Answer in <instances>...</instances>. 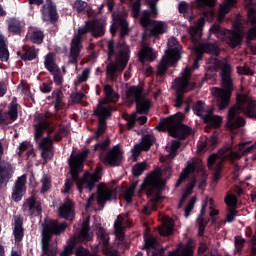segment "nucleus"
Wrapping results in <instances>:
<instances>
[{
	"label": "nucleus",
	"instance_id": "f257e3e1",
	"mask_svg": "<svg viewBox=\"0 0 256 256\" xmlns=\"http://www.w3.org/2000/svg\"><path fill=\"white\" fill-rule=\"evenodd\" d=\"M209 69H219L222 67V87L223 88H212L211 93L216 99V103L220 111L227 109L231 101V93H233V82L231 81V65L227 63H221L217 60V57H211L207 61Z\"/></svg>",
	"mask_w": 256,
	"mask_h": 256
},
{
	"label": "nucleus",
	"instance_id": "f03ea898",
	"mask_svg": "<svg viewBox=\"0 0 256 256\" xmlns=\"http://www.w3.org/2000/svg\"><path fill=\"white\" fill-rule=\"evenodd\" d=\"M162 177L163 170L156 169L147 176L142 184L141 191H146V195L149 198L148 204L142 210L144 215H151V211H156L159 203L163 201L161 190L165 185V181H163Z\"/></svg>",
	"mask_w": 256,
	"mask_h": 256
},
{
	"label": "nucleus",
	"instance_id": "7ed1b4c3",
	"mask_svg": "<svg viewBox=\"0 0 256 256\" xmlns=\"http://www.w3.org/2000/svg\"><path fill=\"white\" fill-rule=\"evenodd\" d=\"M126 99L128 103H136L137 111L131 115H126L124 118L127 121L128 129H133L135 122L139 125H145L147 123V116L141 115V113H147L151 108V102L149 99L143 97V89L139 86H132L126 92Z\"/></svg>",
	"mask_w": 256,
	"mask_h": 256
},
{
	"label": "nucleus",
	"instance_id": "20e7f679",
	"mask_svg": "<svg viewBox=\"0 0 256 256\" xmlns=\"http://www.w3.org/2000/svg\"><path fill=\"white\" fill-rule=\"evenodd\" d=\"M240 113H245L248 117L256 119V100H253L248 95H238L237 103L228 111V129H239L245 125V119L239 116Z\"/></svg>",
	"mask_w": 256,
	"mask_h": 256
},
{
	"label": "nucleus",
	"instance_id": "39448f33",
	"mask_svg": "<svg viewBox=\"0 0 256 256\" xmlns=\"http://www.w3.org/2000/svg\"><path fill=\"white\" fill-rule=\"evenodd\" d=\"M108 57L109 59L115 58V61H111L106 68V75L111 81H115L120 73H123L127 63H129V47L125 42H121L116 46L113 45V41L108 42Z\"/></svg>",
	"mask_w": 256,
	"mask_h": 256
},
{
	"label": "nucleus",
	"instance_id": "423d86ee",
	"mask_svg": "<svg viewBox=\"0 0 256 256\" xmlns=\"http://www.w3.org/2000/svg\"><path fill=\"white\" fill-rule=\"evenodd\" d=\"M255 149L254 145H249V142L240 143L238 146V151L233 152L231 148L222 149L218 154H212L208 158V167L211 169L213 165L216 163V169L214 172V181L217 182L220 179L221 170L223 169V163L225 161H237V159H241L242 155L246 153H251Z\"/></svg>",
	"mask_w": 256,
	"mask_h": 256
},
{
	"label": "nucleus",
	"instance_id": "0eeeda50",
	"mask_svg": "<svg viewBox=\"0 0 256 256\" xmlns=\"http://www.w3.org/2000/svg\"><path fill=\"white\" fill-rule=\"evenodd\" d=\"M203 27H205V18H200L193 26L189 28V35L193 43V51L196 53V59L192 69H199V61L203 59V53H212L219 55V46L216 44L200 43L201 35H203Z\"/></svg>",
	"mask_w": 256,
	"mask_h": 256
},
{
	"label": "nucleus",
	"instance_id": "6e6552de",
	"mask_svg": "<svg viewBox=\"0 0 256 256\" xmlns=\"http://www.w3.org/2000/svg\"><path fill=\"white\" fill-rule=\"evenodd\" d=\"M89 31L94 37H102V35H105V20L88 21L85 23L84 27L78 29V33L74 35L71 42V63H77V57H79V53H81V49H83V46L81 45V39L83 35H85V33H89Z\"/></svg>",
	"mask_w": 256,
	"mask_h": 256
},
{
	"label": "nucleus",
	"instance_id": "1a4fd4ad",
	"mask_svg": "<svg viewBox=\"0 0 256 256\" xmlns=\"http://www.w3.org/2000/svg\"><path fill=\"white\" fill-rule=\"evenodd\" d=\"M67 229L66 223H58L55 220H47L42 230V251L43 255L57 256V245L51 244L53 235H61Z\"/></svg>",
	"mask_w": 256,
	"mask_h": 256
},
{
	"label": "nucleus",
	"instance_id": "9d476101",
	"mask_svg": "<svg viewBox=\"0 0 256 256\" xmlns=\"http://www.w3.org/2000/svg\"><path fill=\"white\" fill-rule=\"evenodd\" d=\"M104 92L106 98L99 102L98 107L95 110V114L99 119L98 130L96 132V139H99V137H101V135L105 133V127H107L105 121L107 117L111 115V107L109 106V103H116V101L119 100V94L115 93L111 86H105Z\"/></svg>",
	"mask_w": 256,
	"mask_h": 256
},
{
	"label": "nucleus",
	"instance_id": "9b49d317",
	"mask_svg": "<svg viewBox=\"0 0 256 256\" xmlns=\"http://www.w3.org/2000/svg\"><path fill=\"white\" fill-rule=\"evenodd\" d=\"M185 115L179 112L170 118H166L156 127L158 131H168L169 135L178 139H185L191 133V128L183 125Z\"/></svg>",
	"mask_w": 256,
	"mask_h": 256
},
{
	"label": "nucleus",
	"instance_id": "f8f14e48",
	"mask_svg": "<svg viewBox=\"0 0 256 256\" xmlns=\"http://www.w3.org/2000/svg\"><path fill=\"white\" fill-rule=\"evenodd\" d=\"M209 31L211 35H215L221 41H226L233 48L241 45V41H243V30L239 24H235L233 31L225 30L220 25L214 24Z\"/></svg>",
	"mask_w": 256,
	"mask_h": 256
},
{
	"label": "nucleus",
	"instance_id": "ddd939ff",
	"mask_svg": "<svg viewBox=\"0 0 256 256\" xmlns=\"http://www.w3.org/2000/svg\"><path fill=\"white\" fill-rule=\"evenodd\" d=\"M145 247L148 249V256H161L159 251V242L154 237L145 239ZM193 241L189 240L187 244H180L176 250L170 252L168 256H193Z\"/></svg>",
	"mask_w": 256,
	"mask_h": 256
},
{
	"label": "nucleus",
	"instance_id": "4468645a",
	"mask_svg": "<svg viewBox=\"0 0 256 256\" xmlns=\"http://www.w3.org/2000/svg\"><path fill=\"white\" fill-rule=\"evenodd\" d=\"M179 59H181V45H179L177 38L172 37L168 39V50L158 65V75L163 77V74L167 71V67L175 65Z\"/></svg>",
	"mask_w": 256,
	"mask_h": 256
},
{
	"label": "nucleus",
	"instance_id": "2eb2a0df",
	"mask_svg": "<svg viewBox=\"0 0 256 256\" xmlns=\"http://www.w3.org/2000/svg\"><path fill=\"white\" fill-rule=\"evenodd\" d=\"M191 71H193V69L186 67L182 76L177 78L172 84V88L175 89L177 93L175 107H181V105H183V96H181V94L187 93L195 87V83L189 81L191 78Z\"/></svg>",
	"mask_w": 256,
	"mask_h": 256
},
{
	"label": "nucleus",
	"instance_id": "dca6fc26",
	"mask_svg": "<svg viewBox=\"0 0 256 256\" xmlns=\"http://www.w3.org/2000/svg\"><path fill=\"white\" fill-rule=\"evenodd\" d=\"M193 112L198 117H202L205 123H208L211 127H220L223 123L221 116L213 115V109L205 110V104L202 101H198L194 105Z\"/></svg>",
	"mask_w": 256,
	"mask_h": 256
},
{
	"label": "nucleus",
	"instance_id": "f3484780",
	"mask_svg": "<svg viewBox=\"0 0 256 256\" xmlns=\"http://www.w3.org/2000/svg\"><path fill=\"white\" fill-rule=\"evenodd\" d=\"M101 179V168H97L94 173L85 172L83 178L76 181L78 191H83V189H88L89 191L93 190L95 183Z\"/></svg>",
	"mask_w": 256,
	"mask_h": 256
},
{
	"label": "nucleus",
	"instance_id": "a211bd4d",
	"mask_svg": "<svg viewBox=\"0 0 256 256\" xmlns=\"http://www.w3.org/2000/svg\"><path fill=\"white\" fill-rule=\"evenodd\" d=\"M88 152L83 151L78 153L76 156L71 155L69 160L70 173L73 181H77V175L83 171V162L87 159Z\"/></svg>",
	"mask_w": 256,
	"mask_h": 256
},
{
	"label": "nucleus",
	"instance_id": "6ab92c4d",
	"mask_svg": "<svg viewBox=\"0 0 256 256\" xmlns=\"http://www.w3.org/2000/svg\"><path fill=\"white\" fill-rule=\"evenodd\" d=\"M3 157V144L0 142V159ZM13 177V167L9 162L0 161V187H5Z\"/></svg>",
	"mask_w": 256,
	"mask_h": 256
},
{
	"label": "nucleus",
	"instance_id": "aec40b11",
	"mask_svg": "<svg viewBox=\"0 0 256 256\" xmlns=\"http://www.w3.org/2000/svg\"><path fill=\"white\" fill-rule=\"evenodd\" d=\"M100 159L105 163V165H111L112 167H117L121 165V159H123V154L119 145L114 146L107 155H100Z\"/></svg>",
	"mask_w": 256,
	"mask_h": 256
},
{
	"label": "nucleus",
	"instance_id": "412c9836",
	"mask_svg": "<svg viewBox=\"0 0 256 256\" xmlns=\"http://www.w3.org/2000/svg\"><path fill=\"white\" fill-rule=\"evenodd\" d=\"M97 237L99 240V245L106 256H119L117 254V250L112 249L109 245V233H107V230L103 229L102 227L98 228Z\"/></svg>",
	"mask_w": 256,
	"mask_h": 256
},
{
	"label": "nucleus",
	"instance_id": "4be33fe9",
	"mask_svg": "<svg viewBox=\"0 0 256 256\" xmlns=\"http://www.w3.org/2000/svg\"><path fill=\"white\" fill-rule=\"evenodd\" d=\"M131 227L127 214L119 215L114 223L115 236L120 243L125 239V228Z\"/></svg>",
	"mask_w": 256,
	"mask_h": 256
},
{
	"label": "nucleus",
	"instance_id": "5701e85b",
	"mask_svg": "<svg viewBox=\"0 0 256 256\" xmlns=\"http://www.w3.org/2000/svg\"><path fill=\"white\" fill-rule=\"evenodd\" d=\"M44 65L46 69H48V71L54 76V82L56 85H61L63 83V76H61V73H59V68H57V65L55 64V54L49 53L45 57Z\"/></svg>",
	"mask_w": 256,
	"mask_h": 256
},
{
	"label": "nucleus",
	"instance_id": "b1692460",
	"mask_svg": "<svg viewBox=\"0 0 256 256\" xmlns=\"http://www.w3.org/2000/svg\"><path fill=\"white\" fill-rule=\"evenodd\" d=\"M27 183V175H22L17 178L14 187L12 189V199L16 203H19L21 199H23V195H25L27 188L25 187Z\"/></svg>",
	"mask_w": 256,
	"mask_h": 256
},
{
	"label": "nucleus",
	"instance_id": "393cba45",
	"mask_svg": "<svg viewBox=\"0 0 256 256\" xmlns=\"http://www.w3.org/2000/svg\"><path fill=\"white\" fill-rule=\"evenodd\" d=\"M57 19H59V16L57 15L55 3L47 0L42 9V20L46 23H55Z\"/></svg>",
	"mask_w": 256,
	"mask_h": 256
},
{
	"label": "nucleus",
	"instance_id": "a878e982",
	"mask_svg": "<svg viewBox=\"0 0 256 256\" xmlns=\"http://www.w3.org/2000/svg\"><path fill=\"white\" fill-rule=\"evenodd\" d=\"M157 1L158 0H146V4L148 5L149 11H143L140 23L142 27H147L148 25H151V17H157L158 11H157Z\"/></svg>",
	"mask_w": 256,
	"mask_h": 256
},
{
	"label": "nucleus",
	"instance_id": "bb28decb",
	"mask_svg": "<svg viewBox=\"0 0 256 256\" xmlns=\"http://www.w3.org/2000/svg\"><path fill=\"white\" fill-rule=\"evenodd\" d=\"M154 141H155V137L153 135L151 134L145 135L142 138L141 143L135 145L134 149H132V157L134 161H137V157H139V154L141 153V151H149Z\"/></svg>",
	"mask_w": 256,
	"mask_h": 256
},
{
	"label": "nucleus",
	"instance_id": "cd10ccee",
	"mask_svg": "<svg viewBox=\"0 0 256 256\" xmlns=\"http://www.w3.org/2000/svg\"><path fill=\"white\" fill-rule=\"evenodd\" d=\"M113 17V24L110 28V33L112 35H115V33H117V27H120V35L122 37H124V35H127L129 29H128V24H127V20H125L124 17H122L121 15H115L112 14Z\"/></svg>",
	"mask_w": 256,
	"mask_h": 256
},
{
	"label": "nucleus",
	"instance_id": "c85d7f7f",
	"mask_svg": "<svg viewBox=\"0 0 256 256\" xmlns=\"http://www.w3.org/2000/svg\"><path fill=\"white\" fill-rule=\"evenodd\" d=\"M48 118H49V115H43V114H38L35 117L36 123L34 124V129H35L36 141H39V138L43 136V130L49 127V121H47Z\"/></svg>",
	"mask_w": 256,
	"mask_h": 256
},
{
	"label": "nucleus",
	"instance_id": "c756f323",
	"mask_svg": "<svg viewBox=\"0 0 256 256\" xmlns=\"http://www.w3.org/2000/svg\"><path fill=\"white\" fill-rule=\"evenodd\" d=\"M58 213L62 219H68V221H73L75 217V209L73 201L70 199H67L58 210Z\"/></svg>",
	"mask_w": 256,
	"mask_h": 256
},
{
	"label": "nucleus",
	"instance_id": "7c9ffc66",
	"mask_svg": "<svg viewBox=\"0 0 256 256\" xmlns=\"http://www.w3.org/2000/svg\"><path fill=\"white\" fill-rule=\"evenodd\" d=\"M216 1L217 0H197L200 9L203 11L204 17H206L208 21H213V17H215L213 7H215Z\"/></svg>",
	"mask_w": 256,
	"mask_h": 256
},
{
	"label": "nucleus",
	"instance_id": "2f4dec72",
	"mask_svg": "<svg viewBox=\"0 0 256 256\" xmlns=\"http://www.w3.org/2000/svg\"><path fill=\"white\" fill-rule=\"evenodd\" d=\"M39 149H41L42 159L45 161L53 157V139L51 136H48L39 142Z\"/></svg>",
	"mask_w": 256,
	"mask_h": 256
},
{
	"label": "nucleus",
	"instance_id": "473e14b6",
	"mask_svg": "<svg viewBox=\"0 0 256 256\" xmlns=\"http://www.w3.org/2000/svg\"><path fill=\"white\" fill-rule=\"evenodd\" d=\"M17 117V102H12L10 104L8 113L0 112V125H5L6 123H9V119L10 121H16Z\"/></svg>",
	"mask_w": 256,
	"mask_h": 256
},
{
	"label": "nucleus",
	"instance_id": "72a5a7b5",
	"mask_svg": "<svg viewBox=\"0 0 256 256\" xmlns=\"http://www.w3.org/2000/svg\"><path fill=\"white\" fill-rule=\"evenodd\" d=\"M22 209L27 215H39L41 213V206L37 203L35 197L28 198L23 204Z\"/></svg>",
	"mask_w": 256,
	"mask_h": 256
},
{
	"label": "nucleus",
	"instance_id": "f704fd0d",
	"mask_svg": "<svg viewBox=\"0 0 256 256\" xmlns=\"http://www.w3.org/2000/svg\"><path fill=\"white\" fill-rule=\"evenodd\" d=\"M113 189L109 188L105 184H100L98 186V198L97 203L98 205H104L106 201H109L111 197H113Z\"/></svg>",
	"mask_w": 256,
	"mask_h": 256
},
{
	"label": "nucleus",
	"instance_id": "c9c22d12",
	"mask_svg": "<svg viewBox=\"0 0 256 256\" xmlns=\"http://www.w3.org/2000/svg\"><path fill=\"white\" fill-rule=\"evenodd\" d=\"M93 239V234L89 232V221H84L82 229L78 237L74 238V243H81V241H91Z\"/></svg>",
	"mask_w": 256,
	"mask_h": 256
},
{
	"label": "nucleus",
	"instance_id": "e433bc0d",
	"mask_svg": "<svg viewBox=\"0 0 256 256\" xmlns=\"http://www.w3.org/2000/svg\"><path fill=\"white\" fill-rule=\"evenodd\" d=\"M197 167V164L195 162H188L187 166L183 169L182 173L180 174V177L176 183V187H179V185L182 184L187 177H190V175H193L195 173V169Z\"/></svg>",
	"mask_w": 256,
	"mask_h": 256
},
{
	"label": "nucleus",
	"instance_id": "4c0bfd02",
	"mask_svg": "<svg viewBox=\"0 0 256 256\" xmlns=\"http://www.w3.org/2000/svg\"><path fill=\"white\" fill-rule=\"evenodd\" d=\"M139 59L141 63H145V61L151 62L157 59V52L151 47H143L139 53Z\"/></svg>",
	"mask_w": 256,
	"mask_h": 256
},
{
	"label": "nucleus",
	"instance_id": "58836bf2",
	"mask_svg": "<svg viewBox=\"0 0 256 256\" xmlns=\"http://www.w3.org/2000/svg\"><path fill=\"white\" fill-rule=\"evenodd\" d=\"M225 2L220 5L219 12H218V21L221 23L223 18L231 11V8L235 6L237 0H224Z\"/></svg>",
	"mask_w": 256,
	"mask_h": 256
},
{
	"label": "nucleus",
	"instance_id": "ea45409f",
	"mask_svg": "<svg viewBox=\"0 0 256 256\" xmlns=\"http://www.w3.org/2000/svg\"><path fill=\"white\" fill-rule=\"evenodd\" d=\"M248 20L250 21L252 28L248 31V39H256V11L255 8L248 10Z\"/></svg>",
	"mask_w": 256,
	"mask_h": 256
},
{
	"label": "nucleus",
	"instance_id": "a19ab883",
	"mask_svg": "<svg viewBox=\"0 0 256 256\" xmlns=\"http://www.w3.org/2000/svg\"><path fill=\"white\" fill-rule=\"evenodd\" d=\"M160 235L167 237L173 233V219L165 216L163 218V225L159 227Z\"/></svg>",
	"mask_w": 256,
	"mask_h": 256
},
{
	"label": "nucleus",
	"instance_id": "79ce46f5",
	"mask_svg": "<svg viewBox=\"0 0 256 256\" xmlns=\"http://www.w3.org/2000/svg\"><path fill=\"white\" fill-rule=\"evenodd\" d=\"M74 9L77 11V13H81L82 15H88V17H91V6L87 4V2L82 0H76L74 3Z\"/></svg>",
	"mask_w": 256,
	"mask_h": 256
},
{
	"label": "nucleus",
	"instance_id": "37998d69",
	"mask_svg": "<svg viewBox=\"0 0 256 256\" xmlns=\"http://www.w3.org/2000/svg\"><path fill=\"white\" fill-rule=\"evenodd\" d=\"M14 221V237L16 241H21L23 239V220L21 216H15Z\"/></svg>",
	"mask_w": 256,
	"mask_h": 256
},
{
	"label": "nucleus",
	"instance_id": "c03bdc74",
	"mask_svg": "<svg viewBox=\"0 0 256 256\" xmlns=\"http://www.w3.org/2000/svg\"><path fill=\"white\" fill-rule=\"evenodd\" d=\"M179 13H182L185 19L191 21L193 19V6L191 4H187L186 2H180L179 6Z\"/></svg>",
	"mask_w": 256,
	"mask_h": 256
},
{
	"label": "nucleus",
	"instance_id": "a18cd8bd",
	"mask_svg": "<svg viewBox=\"0 0 256 256\" xmlns=\"http://www.w3.org/2000/svg\"><path fill=\"white\" fill-rule=\"evenodd\" d=\"M207 207H209L210 209V217H212V219H215V216L219 213L216 209H215V204L213 202L212 198L207 197L205 203L202 205L201 208V215H205V209H207Z\"/></svg>",
	"mask_w": 256,
	"mask_h": 256
},
{
	"label": "nucleus",
	"instance_id": "49530a36",
	"mask_svg": "<svg viewBox=\"0 0 256 256\" xmlns=\"http://www.w3.org/2000/svg\"><path fill=\"white\" fill-rule=\"evenodd\" d=\"M167 32V23L163 21H156L153 24V28L151 30V33L154 37H157L158 35H163V33Z\"/></svg>",
	"mask_w": 256,
	"mask_h": 256
},
{
	"label": "nucleus",
	"instance_id": "de8ad7c7",
	"mask_svg": "<svg viewBox=\"0 0 256 256\" xmlns=\"http://www.w3.org/2000/svg\"><path fill=\"white\" fill-rule=\"evenodd\" d=\"M26 153L27 157H33L34 155V150H33V145L30 144V142H22L19 145V152L18 155H23Z\"/></svg>",
	"mask_w": 256,
	"mask_h": 256
},
{
	"label": "nucleus",
	"instance_id": "09e8293b",
	"mask_svg": "<svg viewBox=\"0 0 256 256\" xmlns=\"http://www.w3.org/2000/svg\"><path fill=\"white\" fill-rule=\"evenodd\" d=\"M215 145H217V134H212L209 140L201 142L198 146V151H204L205 147H210V149H215Z\"/></svg>",
	"mask_w": 256,
	"mask_h": 256
},
{
	"label": "nucleus",
	"instance_id": "8fccbe9b",
	"mask_svg": "<svg viewBox=\"0 0 256 256\" xmlns=\"http://www.w3.org/2000/svg\"><path fill=\"white\" fill-rule=\"evenodd\" d=\"M135 189H137V182H133L131 186L125 190L124 198L126 202L131 203V201H133V196L135 195Z\"/></svg>",
	"mask_w": 256,
	"mask_h": 256
},
{
	"label": "nucleus",
	"instance_id": "3c124183",
	"mask_svg": "<svg viewBox=\"0 0 256 256\" xmlns=\"http://www.w3.org/2000/svg\"><path fill=\"white\" fill-rule=\"evenodd\" d=\"M8 29L12 33H20L21 32V23L19 20L10 19L8 22Z\"/></svg>",
	"mask_w": 256,
	"mask_h": 256
},
{
	"label": "nucleus",
	"instance_id": "603ef678",
	"mask_svg": "<svg viewBox=\"0 0 256 256\" xmlns=\"http://www.w3.org/2000/svg\"><path fill=\"white\" fill-rule=\"evenodd\" d=\"M194 187H195V180L192 181V182H190V183L187 185V187H186V189H185V192H184V194H183V196H182V198H181L179 207H181V205H183V203H185V200L187 199V197H188L189 195H191V193H193V188H194Z\"/></svg>",
	"mask_w": 256,
	"mask_h": 256
},
{
	"label": "nucleus",
	"instance_id": "864d4df0",
	"mask_svg": "<svg viewBox=\"0 0 256 256\" xmlns=\"http://www.w3.org/2000/svg\"><path fill=\"white\" fill-rule=\"evenodd\" d=\"M9 59V50L5 44V38H3V44H0V61H8Z\"/></svg>",
	"mask_w": 256,
	"mask_h": 256
},
{
	"label": "nucleus",
	"instance_id": "5fc2aeb1",
	"mask_svg": "<svg viewBox=\"0 0 256 256\" xmlns=\"http://www.w3.org/2000/svg\"><path fill=\"white\" fill-rule=\"evenodd\" d=\"M21 57L24 61H33L37 57L35 47H30Z\"/></svg>",
	"mask_w": 256,
	"mask_h": 256
},
{
	"label": "nucleus",
	"instance_id": "6e6d98bb",
	"mask_svg": "<svg viewBox=\"0 0 256 256\" xmlns=\"http://www.w3.org/2000/svg\"><path fill=\"white\" fill-rule=\"evenodd\" d=\"M145 169H147V163L141 162L133 167L132 173L135 175V177H139V175H141Z\"/></svg>",
	"mask_w": 256,
	"mask_h": 256
},
{
	"label": "nucleus",
	"instance_id": "4d7b16f0",
	"mask_svg": "<svg viewBox=\"0 0 256 256\" xmlns=\"http://www.w3.org/2000/svg\"><path fill=\"white\" fill-rule=\"evenodd\" d=\"M180 146H181V143L179 141L177 140L172 141L171 146L169 148V155H168L170 159H173V157L177 155V149H179Z\"/></svg>",
	"mask_w": 256,
	"mask_h": 256
},
{
	"label": "nucleus",
	"instance_id": "13d9d810",
	"mask_svg": "<svg viewBox=\"0 0 256 256\" xmlns=\"http://www.w3.org/2000/svg\"><path fill=\"white\" fill-rule=\"evenodd\" d=\"M52 97L56 101L55 108L59 109V107H61V103L63 101V92H61V90H57L52 93Z\"/></svg>",
	"mask_w": 256,
	"mask_h": 256
},
{
	"label": "nucleus",
	"instance_id": "bf43d9fd",
	"mask_svg": "<svg viewBox=\"0 0 256 256\" xmlns=\"http://www.w3.org/2000/svg\"><path fill=\"white\" fill-rule=\"evenodd\" d=\"M45 35L43 34V32L41 30H36L33 32L31 40L33 41V43H43V39H44Z\"/></svg>",
	"mask_w": 256,
	"mask_h": 256
},
{
	"label": "nucleus",
	"instance_id": "052dcab7",
	"mask_svg": "<svg viewBox=\"0 0 256 256\" xmlns=\"http://www.w3.org/2000/svg\"><path fill=\"white\" fill-rule=\"evenodd\" d=\"M141 11V0H136L132 2V15L135 19L139 17Z\"/></svg>",
	"mask_w": 256,
	"mask_h": 256
},
{
	"label": "nucleus",
	"instance_id": "680f3d73",
	"mask_svg": "<svg viewBox=\"0 0 256 256\" xmlns=\"http://www.w3.org/2000/svg\"><path fill=\"white\" fill-rule=\"evenodd\" d=\"M41 193H47V190L51 188V178L49 176H43Z\"/></svg>",
	"mask_w": 256,
	"mask_h": 256
},
{
	"label": "nucleus",
	"instance_id": "e2e57ef3",
	"mask_svg": "<svg viewBox=\"0 0 256 256\" xmlns=\"http://www.w3.org/2000/svg\"><path fill=\"white\" fill-rule=\"evenodd\" d=\"M225 203L228 205V207H235L237 205V196L233 194H229L225 198Z\"/></svg>",
	"mask_w": 256,
	"mask_h": 256
},
{
	"label": "nucleus",
	"instance_id": "0e129e2a",
	"mask_svg": "<svg viewBox=\"0 0 256 256\" xmlns=\"http://www.w3.org/2000/svg\"><path fill=\"white\" fill-rule=\"evenodd\" d=\"M237 73L239 75H253V71H251V69H249L247 66L237 67Z\"/></svg>",
	"mask_w": 256,
	"mask_h": 256
},
{
	"label": "nucleus",
	"instance_id": "69168bd1",
	"mask_svg": "<svg viewBox=\"0 0 256 256\" xmlns=\"http://www.w3.org/2000/svg\"><path fill=\"white\" fill-rule=\"evenodd\" d=\"M83 97H85V94L83 92H78L71 95V100L73 103H81Z\"/></svg>",
	"mask_w": 256,
	"mask_h": 256
},
{
	"label": "nucleus",
	"instance_id": "338daca9",
	"mask_svg": "<svg viewBox=\"0 0 256 256\" xmlns=\"http://www.w3.org/2000/svg\"><path fill=\"white\" fill-rule=\"evenodd\" d=\"M197 223L199 225V232H198V234L199 235H203V232L205 231V225H207V222L205 220H203V218L200 216L197 219Z\"/></svg>",
	"mask_w": 256,
	"mask_h": 256
},
{
	"label": "nucleus",
	"instance_id": "774afa93",
	"mask_svg": "<svg viewBox=\"0 0 256 256\" xmlns=\"http://www.w3.org/2000/svg\"><path fill=\"white\" fill-rule=\"evenodd\" d=\"M76 256H91V252L84 247H79L76 250Z\"/></svg>",
	"mask_w": 256,
	"mask_h": 256
}]
</instances>
